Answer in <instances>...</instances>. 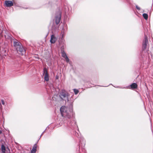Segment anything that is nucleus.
<instances>
[{"label": "nucleus", "mask_w": 153, "mask_h": 153, "mask_svg": "<svg viewBox=\"0 0 153 153\" xmlns=\"http://www.w3.org/2000/svg\"><path fill=\"white\" fill-rule=\"evenodd\" d=\"M1 149L2 153H5V148L4 145H2Z\"/></svg>", "instance_id": "nucleus-12"}, {"label": "nucleus", "mask_w": 153, "mask_h": 153, "mask_svg": "<svg viewBox=\"0 0 153 153\" xmlns=\"http://www.w3.org/2000/svg\"><path fill=\"white\" fill-rule=\"evenodd\" d=\"M62 57H64L65 59V60L67 62H68L69 61V59L64 52L63 51L62 52Z\"/></svg>", "instance_id": "nucleus-8"}, {"label": "nucleus", "mask_w": 153, "mask_h": 153, "mask_svg": "<svg viewBox=\"0 0 153 153\" xmlns=\"http://www.w3.org/2000/svg\"><path fill=\"white\" fill-rule=\"evenodd\" d=\"M5 4L7 7H10L13 5V3L11 1H6L5 2Z\"/></svg>", "instance_id": "nucleus-6"}, {"label": "nucleus", "mask_w": 153, "mask_h": 153, "mask_svg": "<svg viewBox=\"0 0 153 153\" xmlns=\"http://www.w3.org/2000/svg\"><path fill=\"white\" fill-rule=\"evenodd\" d=\"M0 133H1V131H0Z\"/></svg>", "instance_id": "nucleus-19"}, {"label": "nucleus", "mask_w": 153, "mask_h": 153, "mask_svg": "<svg viewBox=\"0 0 153 153\" xmlns=\"http://www.w3.org/2000/svg\"><path fill=\"white\" fill-rule=\"evenodd\" d=\"M62 116L63 117H67L68 118L70 117V114L72 110L71 109L65 106H62L60 109Z\"/></svg>", "instance_id": "nucleus-1"}, {"label": "nucleus", "mask_w": 153, "mask_h": 153, "mask_svg": "<svg viewBox=\"0 0 153 153\" xmlns=\"http://www.w3.org/2000/svg\"><path fill=\"white\" fill-rule=\"evenodd\" d=\"M1 102L2 104L3 105H4V102L3 100H1Z\"/></svg>", "instance_id": "nucleus-16"}, {"label": "nucleus", "mask_w": 153, "mask_h": 153, "mask_svg": "<svg viewBox=\"0 0 153 153\" xmlns=\"http://www.w3.org/2000/svg\"><path fill=\"white\" fill-rule=\"evenodd\" d=\"M18 45H21V44L17 42H14V45L16 47V46Z\"/></svg>", "instance_id": "nucleus-14"}, {"label": "nucleus", "mask_w": 153, "mask_h": 153, "mask_svg": "<svg viewBox=\"0 0 153 153\" xmlns=\"http://www.w3.org/2000/svg\"><path fill=\"white\" fill-rule=\"evenodd\" d=\"M7 153H10L9 152H8Z\"/></svg>", "instance_id": "nucleus-18"}, {"label": "nucleus", "mask_w": 153, "mask_h": 153, "mask_svg": "<svg viewBox=\"0 0 153 153\" xmlns=\"http://www.w3.org/2000/svg\"><path fill=\"white\" fill-rule=\"evenodd\" d=\"M136 8H137V9H138V10H140V7H138V6H136Z\"/></svg>", "instance_id": "nucleus-17"}, {"label": "nucleus", "mask_w": 153, "mask_h": 153, "mask_svg": "<svg viewBox=\"0 0 153 153\" xmlns=\"http://www.w3.org/2000/svg\"><path fill=\"white\" fill-rule=\"evenodd\" d=\"M16 49L18 53L22 55L25 52V50L21 45H18L16 46Z\"/></svg>", "instance_id": "nucleus-2"}, {"label": "nucleus", "mask_w": 153, "mask_h": 153, "mask_svg": "<svg viewBox=\"0 0 153 153\" xmlns=\"http://www.w3.org/2000/svg\"><path fill=\"white\" fill-rule=\"evenodd\" d=\"M43 71V74L45 80L46 81H48L49 80V76L47 72L46 68H44Z\"/></svg>", "instance_id": "nucleus-3"}, {"label": "nucleus", "mask_w": 153, "mask_h": 153, "mask_svg": "<svg viewBox=\"0 0 153 153\" xmlns=\"http://www.w3.org/2000/svg\"><path fill=\"white\" fill-rule=\"evenodd\" d=\"M148 42V39L147 36H145L144 39L143 43V49H146L147 46V43Z\"/></svg>", "instance_id": "nucleus-5"}, {"label": "nucleus", "mask_w": 153, "mask_h": 153, "mask_svg": "<svg viewBox=\"0 0 153 153\" xmlns=\"http://www.w3.org/2000/svg\"><path fill=\"white\" fill-rule=\"evenodd\" d=\"M61 18V15L59 13L57 16L55 18V22L57 24H59L60 22Z\"/></svg>", "instance_id": "nucleus-7"}, {"label": "nucleus", "mask_w": 153, "mask_h": 153, "mask_svg": "<svg viewBox=\"0 0 153 153\" xmlns=\"http://www.w3.org/2000/svg\"><path fill=\"white\" fill-rule=\"evenodd\" d=\"M143 17L145 19L147 20L148 19V15L147 14L144 13L143 14Z\"/></svg>", "instance_id": "nucleus-13"}, {"label": "nucleus", "mask_w": 153, "mask_h": 153, "mask_svg": "<svg viewBox=\"0 0 153 153\" xmlns=\"http://www.w3.org/2000/svg\"><path fill=\"white\" fill-rule=\"evenodd\" d=\"M68 96V93L65 90H62L60 94V97L63 99L66 98Z\"/></svg>", "instance_id": "nucleus-4"}, {"label": "nucleus", "mask_w": 153, "mask_h": 153, "mask_svg": "<svg viewBox=\"0 0 153 153\" xmlns=\"http://www.w3.org/2000/svg\"><path fill=\"white\" fill-rule=\"evenodd\" d=\"M74 91L75 94H77L79 92L76 89H74Z\"/></svg>", "instance_id": "nucleus-15"}, {"label": "nucleus", "mask_w": 153, "mask_h": 153, "mask_svg": "<svg viewBox=\"0 0 153 153\" xmlns=\"http://www.w3.org/2000/svg\"><path fill=\"white\" fill-rule=\"evenodd\" d=\"M130 86L131 89H134L137 88V85L136 83H134L131 84Z\"/></svg>", "instance_id": "nucleus-11"}, {"label": "nucleus", "mask_w": 153, "mask_h": 153, "mask_svg": "<svg viewBox=\"0 0 153 153\" xmlns=\"http://www.w3.org/2000/svg\"><path fill=\"white\" fill-rule=\"evenodd\" d=\"M37 148V146L36 144L34 145L33 149L31 151V153H35Z\"/></svg>", "instance_id": "nucleus-10"}, {"label": "nucleus", "mask_w": 153, "mask_h": 153, "mask_svg": "<svg viewBox=\"0 0 153 153\" xmlns=\"http://www.w3.org/2000/svg\"><path fill=\"white\" fill-rule=\"evenodd\" d=\"M56 39V38L53 35H52L51 37V39L50 40L51 42V43H54L55 42Z\"/></svg>", "instance_id": "nucleus-9"}]
</instances>
